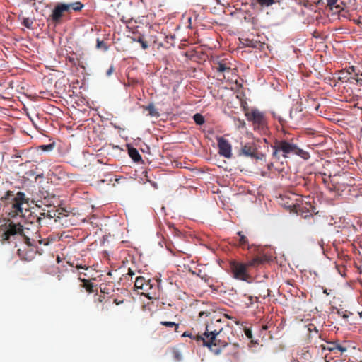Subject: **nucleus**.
Returning a JSON list of instances; mask_svg holds the SVG:
<instances>
[{
	"label": "nucleus",
	"mask_w": 362,
	"mask_h": 362,
	"mask_svg": "<svg viewBox=\"0 0 362 362\" xmlns=\"http://www.w3.org/2000/svg\"><path fill=\"white\" fill-rule=\"evenodd\" d=\"M128 153L130 156V158L134 161V162H139L141 160V156L139 154L138 150L135 148H129L128 149Z\"/></svg>",
	"instance_id": "obj_17"
},
{
	"label": "nucleus",
	"mask_w": 362,
	"mask_h": 362,
	"mask_svg": "<svg viewBox=\"0 0 362 362\" xmlns=\"http://www.w3.org/2000/svg\"><path fill=\"white\" fill-rule=\"evenodd\" d=\"M39 243L40 245L43 244L44 245H48L49 241L47 239H41L40 237L36 239V244Z\"/></svg>",
	"instance_id": "obj_34"
},
{
	"label": "nucleus",
	"mask_w": 362,
	"mask_h": 362,
	"mask_svg": "<svg viewBox=\"0 0 362 362\" xmlns=\"http://www.w3.org/2000/svg\"><path fill=\"white\" fill-rule=\"evenodd\" d=\"M221 322L220 320H216V322Z\"/></svg>",
	"instance_id": "obj_58"
},
{
	"label": "nucleus",
	"mask_w": 362,
	"mask_h": 362,
	"mask_svg": "<svg viewBox=\"0 0 362 362\" xmlns=\"http://www.w3.org/2000/svg\"><path fill=\"white\" fill-rule=\"evenodd\" d=\"M245 296L247 297L248 300V302L245 303L247 307L251 306L254 303L255 300H257L258 299V297H253L252 296H247L246 294H245Z\"/></svg>",
	"instance_id": "obj_33"
},
{
	"label": "nucleus",
	"mask_w": 362,
	"mask_h": 362,
	"mask_svg": "<svg viewBox=\"0 0 362 362\" xmlns=\"http://www.w3.org/2000/svg\"><path fill=\"white\" fill-rule=\"evenodd\" d=\"M350 69H351V71H354V66H351Z\"/></svg>",
	"instance_id": "obj_53"
},
{
	"label": "nucleus",
	"mask_w": 362,
	"mask_h": 362,
	"mask_svg": "<svg viewBox=\"0 0 362 362\" xmlns=\"http://www.w3.org/2000/svg\"><path fill=\"white\" fill-rule=\"evenodd\" d=\"M115 180L118 182L119 180L118 179H115Z\"/></svg>",
	"instance_id": "obj_55"
},
{
	"label": "nucleus",
	"mask_w": 362,
	"mask_h": 362,
	"mask_svg": "<svg viewBox=\"0 0 362 362\" xmlns=\"http://www.w3.org/2000/svg\"><path fill=\"white\" fill-rule=\"evenodd\" d=\"M247 269L248 267L245 263L238 262L235 261L230 262V269L233 277L236 279L249 281L250 276L248 274Z\"/></svg>",
	"instance_id": "obj_8"
},
{
	"label": "nucleus",
	"mask_w": 362,
	"mask_h": 362,
	"mask_svg": "<svg viewBox=\"0 0 362 362\" xmlns=\"http://www.w3.org/2000/svg\"><path fill=\"white\" fill-rule=\"evenodd\" d=\"M278 119H279V123H280L281 125H283V124H284V122H285V120H284V119H282L281 117H280L278 118Z\"/></svg>",
	"instance_id": "obj_43"
},
{
	"label": "nucleus",
	"mask_w": 362,
	"mask_h": 362,
	"mask_svg": "<svg viewBox=\"0 0 362 362\" xmlns=\"http://www.w3.org/2000/svg\"><path fill=\"white\" fill-rule=\"evenodd\" d=\"M303 356L305 358H306L307 356H309V354L308 352H305V354H303Z\"/></svg>",
	"instance_id": "obj_49"
},
{
	"label": "nucleus",
	"mask_w": 362,
	"mask_h": 362,
	"mask_svg": "<svg viewBox=\"0 0 362 362\" xmlns=\"http://www.w3.org/2000/svg\"><path fill=\"white\" fill-rule=\"evenodd\" d=\"M230 243L244 248L248 246L249 241L247 236L245 235L243 232L239 231L237 233V237L233 238Z\"/></svg>",
	"instance_id": "obj_14"
},
{
	"label": "nucleus",
	"mask_w": 362,
	"mask_h": 362,
	"mask_svg": "<svg viewBox=\"0 0 362 362\" xmlns=\"http://www.w3.org/2000/svg\"><path fill=\"white\" fill-rule=\"evenodd\" d=\"M35 1L36 0H27V2L28 3H33V4L35 5Z\"/></svg>",
	"instance_id": "obj_45"
},
{
	"label": "nucleus",
	"mask_w": 362,
	"mask_h": 362,
	"mask_svg": "<svg viewBox=\"0 0 362 362\" xmlns=\"http://www.w3.org/2000/svg\"><path fill=\"white\" fill-rule=\"evenodd\" d=\"M209 314V313H206L205 311H200L199 313V317H202L204 315H206L207 316Z\"/></svg>",
	"instance_id": "obj_41"
},
{
	"label": "nucleus",
	"mask_w": 362,
	"mask_h": 362,
	"mask_svg": "<svg viewBox=\"0 0 362 362\" xmlns=\"http://www.w3.org/2000/svg\"><path fill=\"white\" fill-rule=\"evenodd\" d=\"M76 267L79 269H84L86 270H88L89 269V267H87L86 265H82V264H76Z\"/></svg>",
	"instance_id": "obj_38"
},
{
	"label": "nucleus",
	"mask_w": 362,
	"mask_h": 362,
	"mask_svg": "<svg viewBox=\"0 0 362 362\" xmlns=\"http://www.w3.org/2000/svg\"><path fill=\"white\" fill-rule=\"evenodd\" d=\"M113 71V66H110L108 70L107 71V76H111L112 73Z\"/></svg>",
	"instance_id": "obj_39"
},
{
	"label": "nucleus",
	"mask_w": 362,
	"mask_h": 362,
	"mask_svg": "<svg viewBox=\"0 0 362 362\" xmlns=\"http://www.w3.org/2000/svg\"><path fill=\"white\" fill-rule=\"evenodd\" d=\"M288 207L291 208V207H293L295 209V210L296 211V212L298 213V211H300V206L298 204V205H296L294 204H288Z\"/></svg>",
	"instance_id": "obj_37"
},
{
	"label": "nucleus",
	"mask_w": 362,
	"mask_h": 362,
	"mask_svg": "<svg viewBox=\"0 0 362 362\" xmlns=\"http://www.w3.org/2000/svg\"><path fill=\"white\" fill-rule=\"evenodd\" d=\"M337 313L339 316L342 317L346 321H348L349 317L353 315L352 313L344 309H337Z\"/></svg>",
	"instance_id": "obj_25"
},
{
	"label": "nucleus",
	"mask_w": 362,
	"mask_h": 362,
	"mask_svg": "<svg viewBox=\"0 0 362 362\" xmlns=\"http://www.w3.org/2000/svg\"><path fill=\"white\" fill-rule=\"evenodd\" d=\"M231 330L230 328L214 329L210 325H206V330L202 334L192 335L187 332H184L183 337H189L198 343H202L204 346H207L216 354H220L221 349L225 348L231 343V339L227 334Z\"/></svg>",
	"instance_id": "obj_1"
},
{
	"label": "nucleus",
	"mask_w": 362,
	"mask_h": 362,
	"mask_svg": "<svg viewBox=\"0 0 362 362\" xmlns=\"http://www.w3.org/2000/svg\"><path fill=\"white\" fill-rule=\"evenodd\" d=\"M39 228L31 226L29 228L22 226L21 223L10 222L6 228V230H0V236L2 240L11 241L17 238L22 240L28 246H36V239L40 238L38 235Z\"/></svg>",
	"instance_id": "obj_2"
},
{
	"label": "nucleus",
	"mask_w": 362,
	"mask_h": 362,
	"mask_svg": "<svg viewBox=\"0 0 362 362\" xmlns=\"http://www.w3.org/2000/svg\"><path fill=\"white\" fill-rule=\"evenodd\" d=\"M257 2L261 6H266L269 7L272 5H273L275 2L279 3L280 1L277 0H257Z\"/></svg>",
	"instance_id": "obj_27"
},
{
	"label": "nucleus",
	"mask_w": 362,
	"mask_h": 362,
	"mask_svg": "<svg viewBox=\"0 0 362 362\" xmlns=\"http://www.w3.org/2000/svg\"><path fill=\"white\" fill-rule=\"evenodd\" d=\"M271 291L269 289H267L266 291L263 293V298H265L266 297H268L270 296Z\"/></svg>",
	"instance_id": "obj_40"
},
{
	"label": "nucleus",
	"mask_w": 362,
	"mask_h": 362,
	"mask_svg": "<svg viewBox=\"0 0 362 362\" xmlns=\"http://www.w3.org/2000/svg\"><path fill=\"white\" fill-rule=\"evenodd\" d=\"M160 324L168 327H174L175 332H177L179 328V325L173 322L162 321Z\"/></svg>",
	"instance_id": "obj_29"
},
{
	"label": "nucleus",
	"mask_w": 362,
	"mask_h": 362,
	"mask_svg": "<svg viewBox=\"0 0 362 362\" xmlns=\"http://www.w3.org/2000/svg\"><path fill=\"white\" fill-rule=\"evenodd\" d=\"M216 69L218 72L220 73H224V72H229L230 71V67L227 66L226 63L223 62H220L217 64V66H216Z\"/></svg>",
	"instance_id": "obj_19"
},
{
	"label": "nucleus",
	"mask_w": 362,
	"mask_h": 362,
	"mask_svg": "<svg viewBox=\"0 0 362 362\" xmlns=\"http://www.w3.org/2000/svg\"><path fill=\"white\" fill-rule=\"evenodd\" d=\"M356 81L358 83H360L361 84L362 83V79L361 78H355Z\"/></svg>",
	"instance_id": "obj_44"
},
{
	"label": "nucleus",
	"mask_w": 362,
	"mask_h": 362,
	"mask_svg": "<svg viewBox=\"0 0 362 362\" xmlns=\"http://www.w3.org/2000/svg\"><path fill=\"white\" fill-rule=\"evenodd\" d=\"M314 329H315L316 332H317V329H316V327H314Z\"/></svg>",
	"instance_id": "obj_59"
},
{
	"label": "nucleus",
	"mask_w": 362,
	"mask_h": 362,
	"mask_svg": "<svg viewBox=\"0 0 362 362\" xmlns=\"http://www.w3.org/2000/svg\"><path fill=\"white\" fill-rule=\"evenodd\" d=\"M66 6L69 7V11L70 9H72L75 11H81L82 9V8L83 7V5L79 1L66 4Z\"/></svg>",
	"instance_id": "obj_23"
},
{
	"label": "nucleus",
	"mask_w": 362,
	"mask_h": 362,
	"mask_svg": "<svg viewBox=\"0 0 362 362\" xmlns=\"http://www.w3.org/2000/svg\"><path fill=\"white\" fill-rule=\"evenodd\" d=\"M28 200L29 199L26 197L24 192H17L16 196L12 199V210L8 213V216L12 218H16L17 216L22 218L25 213V210L23 209L22 205L23 204H28Z\"/></svg>",
	"instance_id": "obj_7"
},
{
	"label": "nucleus",
	"mask_w": 362,
	"mask_h": 362,
	"mask_svg": "<svg viewBox=\"0 0 362 362\" xmlns=\"http://www.w3.org/2000/svg\"><path fill=\"white\" fill-rule=\"evenodd\" d=\"M146 110L148 111V115L151 117H159V113L156 109L153 104H149L147 107H146Z\"/></svg>",
	"instance_id": "obj_22"
},
{
	"label": "nucleus",
	"mask_w": 362,
	"mask_h": 362,
	"mask_svg": "<svg viewBox=\"0 0 362 362\" xmlns=\"http://www.w3.org/2000/svg\"><path fill=\"white\" fill-rule=\"evenodd\" d=\"M78 279L83 282V286L88 292L93 293L94 291L93 285L89 281L82 279L81 276Z\"/></svg>",
	"instance_id": "obj_24"
},
{
	"label": "nucleus",
	"mask_w": 362,
	"mask_h": 362,
	"mask_svg": "<svg viewBox=\"0 0 362 362\" xmlns=\"http://www.w3.org/2000/svg\"><path fill=\"white\" fill-rule=\"evenodd\" d=\"M245 334L246 337L248 339H252V331L250 329L245 328Z\"/></svg>",
	"instance_id": "obj_35"
},
{
	"label": "nucleus",
	"mask_w": 362,
	"mask_h": 362,
	"mask_svg": "<svg viewBox=\"0 0 362 362\" xmlns=\"http://www.w3.org/2000/svg\"><path fill=\"white\" fill-rule=\"evenodd\" d=\"M240 155H243L257 160H262L264 156L263 154L259 153L254 146L250 144H245L242 147Z\"/></svg>",
	"instance_id": "obj_10"
},
{
	"label": "nucleus",
	"mask_w": 362,
	"mask_h": 362,
	"mask_svg": "<svg viewBox=\"0 0 362 362\" xmlns=\"http://www.w3.org/2000/svg\"><path fill=\"white\" fill-rule=\"evenodd\" d=\"M193 119L195 122V123L198 125H202L204 123V117L199 113H197L194 115Z\"/></svg>",
	"instance_id": "obj_28"
},
{
	"label": "nucleus",
	"mask_w": 362,
	"mask_h": 362,
	"mask_svg": "<svg viewBox=\"0 0 362 362\" xmlns=\"http://www.w3.org/2000/svg\"><path fill=\"white\" fill-rule=\"evenodd\" d=\"M23 25L28 28V29H32L33 28V20L30 19L29 18H25L23 21Z\"/></svg>",
	"instance_id": "obj_31"
},
{
	"label": "nucleus",
	"mask_w": 362,
	"mask_h": 362,
	"mask_svg": "<svg viewBox=\"0 0 362 362\" xmlns=\"http://www.w3.org/2000/svg\"><path fill=\"white\" fill-rule=\"evenodd\" d=\"M307 217H310V218H311L312 219H313V215H312V214H311V213H310V214H309V215H305V218H307Z\"/></svg>",
	"instance_id": "obj_48"
},
{
	"label": "nucleus",
	"mask_w": 362,
	"mask_h": 362,
	"mask_svg": "<svg viewBox=\"0 0 362 362\" xmlns=\"http://www.w3.org/2000/svg\"><path fill=\"white\" fill-rule=\"evenodd\" d=\"M66 11H69V7L66 6V4H57L51 16L52 21L55 23L59 22L63 16V13Z\"/></svg>",
	"instance_id": "obj_13"
},
{
	"label": "nucleus",
	"mask_w": 362,
	"mask_h": 362,
	"mask_svg": "<svg viewBox=\"0 0 362 362\" xmlns=\"http://www.w3.org/2000/svg\"><path fill=\"white\" fill-rule=\"evenodd\" d=\"M13 197V192L8 190L5 194L1 197V200L5 203L7 204L8 201L10 199L11 197Z\"/></svg>",
	"instance_id": "obj_30"
},
{
	"label": "nucleus",
	"mask_w": 362,
	"mask_h": 362,
	"mask_svg": "<svg viewBox=\"0 0 362 362\" xmlns=\"http://www.w3.org/2000/svg\"><path fill=\"white\" fill-rule=\"evenodd\" d=\"M322 349L324 350H328L329 351H334L338 350L341 353L346 351V348L342 346L337 342H328L327 345H322Z\"/></svg>",
	"instance_id": "obj_15"
},
{
	"label": "nucleus",
	"mask_w": 362,
	"mask_h": 362,
	"mask_svg": "<svg viewBox=\"0 0 362 362\" xmlns=\"http://www.w3.org/2000/svg\"><path fill=\"white\" fill-rule=\"evenodd\" d=\"M272 165L273 164L272 163L268 164V168L270 169Z\"/></svg>",
	"instance_id": "obj_51"
},
{
	"label": "nucleus",
	"mask_w": 362,
	"mask_h": 362,
	"mask_svg": "<svg viewBox=\"0 0 362 362\" xmlns=\"http://www.w3.org/2000/svg\"><path fill=\"white\" fill-rule=\"evenodd\" d=\"M21 252H22V251H21V249H18V255H19L20 257H21V258H22V259H28V258H27L26 257H25V256H24V255H23V254L21 253Z\"/></svg>",
	"instance_id": "obj_42"
},
{
	"label": "nucleus",
	"mask_w": 362,
	"mask_h": 362,
	"mask_svg": "<svg viewBox=\"0 0 362 362\" xmlns=\"http://www.w3.org/2000/svg\"><path fill=\"white\" fill-rule=\"evenodd\" d=\"M153 284L151 283L150 280H146L145 283L144 284L143 287L141 288V294L145 295V296L148 297V298H151L149 296V291L152 289Z\"/></svg>",
	"instance_id": "obj_18"
},
{
	"label": "nucleus",
	"mask_w": 362,
	"mask_h": 362,
	"mask_svg": "<svg viewBox=\"0 0 362 362\" xmlns=\"http://www.w3.org/2000/svg\"><path fill=\"white\" fill-rule=\"evenodd\" d=\"M121 21L122 22L124 28V30H122V31L124 34L127 33V37H129V34L130 33L136 34L138 33V27L134 25L136 22H133L132 18L126 19L124 16H122L121 18Z\"/></svg>",
	"instance_id": "obj_11"
},
{
	"label": "nucleus",
	"mask_w": 362,
	"mask_h": 362,
	"mask_svg": "<svg viewBox=\"0 0 362 362\" xmlns=\"http://www.w3.org/2000/svg\"><path fill=\"white\" fill-rule=\"evenodd\" d=\"M100 292L103 294V296L101 295L98 297V300L102 302L105 299V295H107V299L111 298V293L113 292V284L112 281L103 282L100 285Z\"/></svg>",
	"instance_id": "obj_12"
},
{
	"label": "nucleus",
	"mask_w": 362,
	"mask_h": 362,
	"mask_svg": "<svg viewBox=\"0 0 362 362\" xmlns=\"http://www.w3.org/2000/svg\"><path fill=\"white\" fill-rule=\"evenodd\" d=\"M265 258L261 257H255V258L247 261L245 264L247 267H257L265 262Z\"/></svg>",
	"instance_id": "obj_16"
},
{
	"label": "nucleus",
	"mask_w": 362,
	"mask_h": 362,
	"mask_svg": "<svg viewBox=\"0 0 362 362\" xmlns=\"http://www.w3.org/2000/svg\"><path fill=\"white\" fill-rule=\"evenodd\" d=\"M286 139L277 140L276 139L274 144L271 146L273 149L272 157L276 160H279V153H282L284 158H288L291 156L296 155L300 156L304 160L310 158L308 152L300 148L297 144Z\"/></svg>",
	"instance_id": "obj_3"
},
{
	"label": "nucleus",
	"mask_w": 362,
	"mask_h": 362,
	"mask_svg": "<svg viewBox=\"0 0 362 362\" xmlns=\"http://www.w3.org/2000/svg\"><path fill=\"white\" fill-rule=\"evenodd\" d=\"M96 47L99 49H103V50H107V46L106 45L105 42L103 40H100L99 39H97V45H96Z\"/></svg>",
	"instance_id": "obj_32"
},
{
	"label": "nucleus",
	"mask_w": 362,
	"mask_h": 362,
	"mask_svg": "<svg viewBox=\"0 0 362 362\" xmlns=\"http://www.w3.org/2000/svg\"><path fill=\"white\" fill-rule=\"evenodd\" d=\"M243 107L245 115L248 121L252 122L254 129L262 134H266L267 132V122L264 114L257 109L252 108L249 110L245 106Z\"/></svg>",
	"instance_id": "obj_5"
},
{
	"label": "nucleus",
	"mask_w": 362,
	"mask_h": 362,
	"mask_svg": "<svg viewBox=\"0 0 362 362\" xmlns=\"http://www.w3.org/2000/svg\"><path fill=\"white\" fill-rule=\"evenodd\" d=\"M134 41H136L141 44L143 49H146L148 47V42L144 40V37L142 35H139L137 37H131Z\"/></svg>",
	"instance_id": "obj_20"
},
{
	"label": "nucleus",
	"mask_w": 362,
	"mask_h": 362,
	"mask_svg": "<svg viewBox=\"0 0 362 362\" xmlns=\"http://www.w3.org/2000/svg\"><path fill=\"white\" fill-rule=\"evenodd\" d=\"M145 281H146V279L144 277H142V276L136 277V280L134 281V287L137 290H141V288L143 287Z\"/></svg>",
	"instance_id": "obj_26"
},
{
	"label": "nucleus",
	"mask_w": 362,
	"mask_h": 362,
	"mask_svg": "<svg viewBox=\"0 0 362 362\" xmlns=\"http://www.w3.org/2000/svg\"><path fill=\"white\" fill-rule=\"evenodd\" d=\"M327 6L329 7H332L334 5L336 4V3L338 1V0H327Z\"/></svg>",
	"instance_id": "obj_36"
},
{
	"label": "nucleus",
	"mask_w": 362,
	"mask_h": 362,
	"mask_svg": "<svg viewBox=\"0 0 362 362\" xmlns=\"http://www.w3.org/2000/svg\"><path fill=\"white\" fill-rule=\"evenodd\" d=\"M115 295H116V296H119V294L118 293H115Z\"/></svg>",
	"instance_id": "obj_56"
},
{
	"label": "nucleus",
	"mask_w": 362,
	"mask_h": 362,
	"mask_svg": "<svg viewBox=\"0 0 362 362\" xmlns=\"http://www.w3.org/2000/svg\"><path fill=\"white\" fill-rule=\"evenodd\" d=\"M360 315L362 316V311L359 313Z\"/></svg>",
	"instance_id": "obj_60"
},
{
	"label": "nucleus",
	"mask_w": 362,
	"mask_h": 362,
	"mask_svg": "<svg viewBox=\"0 0 362 362\" xmlns=\"http://www.w3.org/2000/svg\"><path fill=\"white\" fill-rule=\"evenodd\" d=\"M224 315H225V317H226V318H228V319H233V318L232 316H230V315H228V314H225Z\"/></svg>",
	"instance_id": "obj_47"
},
{
	"label": "nucleus",
	"mask_w": 362,
	"mask_h": 362,
	"mask_svg": "<svg viewBox=\"0 0 362 362\" xmlns=\"http://www.w3.org/2000/svg\"><path fill=\"white\" fill-rule=\"evenodd\" d=\"M235 322V324H236V325H240V322H239V321H238V320H236Z\"/></svg>",
	"instance_id": "obj_52"
},
{
	"label": "nucleus",
	"mask_w": 362,
	"mask_h": 362,
	"mask_svg": "<svg viewBox=\"0 0 362 362\" xmlns=\"http://www.w3.org/2000/svg\"><path fill=\"white\" fill-rule=\"evenodd\" d=\"M25 219V225L40 228L44 223V220L47 218L51 219L53 216L49 213L42 211L40 207L32 208L29 210L25 209V213L22 216Z\"/></svg>",
	"instance_id": "obj_4"
},
{
	"label": "nucleus",
	"mask_w": 362,
	"mask_h": 362,
	"mask_svg": "<svg viewBox=\"0 0 362 362\" xmlns=\"http://www.w3.org/2000/svg\"><path fill=\"white\" fill-rule=\"evenodd\" d=\"M247 46H249V47H255V46L254 45V44L252 43V41H250V43H248V44H247Z\"/></svg>",
	"instance_id": "obj_46"
},
{
	"label": "nucleus",
	"mask_w": 362,
	"mask_h": 362,
	"mask_svg": "<svg viewBox=\"0 0 362 362\" xmlns=\"http://www.w3.org/2000/svg\"><path fill=\"white\" fill-rule=\"evenodd\" d=\"M303 356L305 358H306L307 356H309V354L308 352H305V354H303Z\"/></svg>",
	"instance_id": "obj_50"
},
{
	"label": "nucleus",
	"mask_w": 362,
	"mask_h": 362,
	"mask_svg": "<svg viewBox=\"0 0 362 362\" xmlns=\"http://www.w3.org/2000/svg\"><path fill=\"white\" fill-rule=\"evenodd\" d=\"M264 142H266V143L267 142V139H264Z\"/></svg>",
	"instance_id": "obj_57"
},
{
	"label": "nucleus",
	"mask_w": 362,
	"mask_h": 362,
	"mask_svg": "<svg viewBox=\"0 0 362 362\" xmlns=\"http://www.w3.org/2000/svg\"><path fill=\"white\" fill-rule=\"evenodd\" d=\"M128 273L122 274V276L118 281V284L122 286V288H117V291L119 292L121 296H124L122 300H119L118 298H115V303L116 305H119L120 303H125L126 308H129V301L128 299L131 296L129 291H128V288L132 285V276L134 275V273L128 268Z\"/></svg>",
	"instance_id": "obj_6"
},
{
	"label": "nucleus",
	"mask_w": 362,
	"mask_h": 362,
	"mask_svg": "<svg viewBox=\"0 0 362 362\" xmlns=\"http://www.w3.org/2000/svg\"><path fill=\"white\" fill-rule=\"evenodd\" d=\"M109 276H111V272H109L107 274Z\"/></svg>",
	"instance_id": "obj_54"
},
{
	"label": "nucleus",
	"mask_w": 362,
	"mask_h": 362,
	"mask_svg": "<svg viewBox=\"0 0 362 362\" xmlns=\"http://www.w3.org/2000/svg\"><path fill=\"white\" fill-rule=\"evenodd\" d=\"M103 178H101L98 181V184H103L106 183L107 185H110V182L112 181V175L111 173H107L106 174H104Z\"/></svg>",
	"instance_id": "obj_21"
},
{
	"label": "nucleus",
	"mask_w": 362,
	"mask_h": 362,
	"mask_svg": "<svg viewBox=\"0 0 362 362\" xmlns=\"http://www.w3.org/2000/svg\"><path fill=\"white\" fill-rule=\"evenodd\" d=\"M217 142L218 153L226 158H231L233 156L232 146L230 142L223 136L218 137Z\"/></svg>",
	"instance_id": "obj_9"
}]
</instances>
